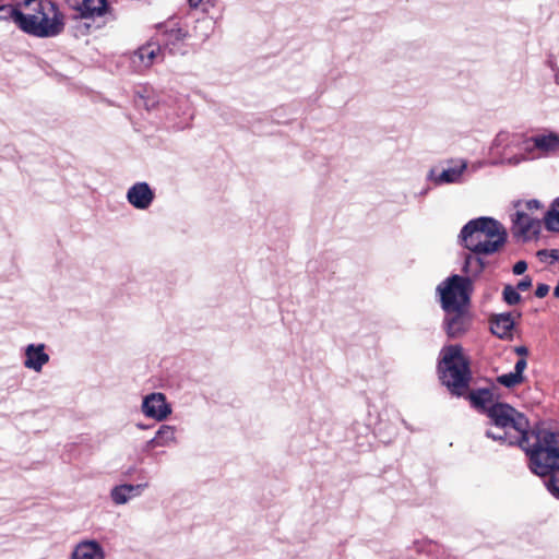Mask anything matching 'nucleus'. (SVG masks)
Returning <instances> with one entry per match:
<instances>
[{
    "label": "nucleus",
    "instance_id": "1",
    "mask_svg": "<svg viewBox=\"0 0 559 559\" xmlns=\"http://www.w3.org/2000/svg\"><path fill=\"white\" fill-rule=\"evenodd\" d=\"M21 29L38 38H49L62 33L66 24L63 13L50 0H24Z\"/></svg>",
    "mask_w": 559,
    "mask_h": 559
},
{
    "label": "nucleus",
    "instance_id": "2",
    "mask_svg": "<svg viewBox=\"0 0 559 559\" xmlns=\"http://www.w3.org/2000/svg\"><path fill=\"white\" fill-rule=\"evenodd\" d=\"M461 238L465 248L472 252L489 254L504 243L506 231L497 221L479 217L463 227Z\"/></svg>",
    "mask_w": 559,
    "mask_h": 559
},
{
    "label": "nucleus",
    "instance_id": "3",
    "mask_svg": "<svg viewBox=\"0 0 559 559\" xmlns=\"http://www.w3.org/2000/svg\"><path fill=\"white\" fill-rule=\"evenodd\" d=\"M488 417L496 428L503 429L504 433L487 431V436L493 440H500L509 444H515L526 439L528 421L516 409L504 403H495L488 408Z\"/></svg>",
    "mask_w": 559,
    "mask_h": 559
},
{
    "label": "nucleus",
    "instance_id": "4",
    "mask_svg": "<svg viewBox=\"0 0 559 559\" xmlns=\"http://www.w3.org/2000/svg\"><path fill=\"white\" fill-rule=\"evenodd\" d=\"M440 372L442 383L453 394L462 395L468 388L471 373L468 362L459 345L445 346L441 350Z\"/></svg>",
    "mask_w": 559,
    "mask_h": 559
},
{
    "label": "nucleus",
    "instance_id": "5",
    "mask_svg": "<svg viewBox=\"0 0 559 559\" xmlns=\"http://www.w3.org/2000/svg\"><path fill=\"white\" fill-rule=\"evenodd\" d=\"M532 471L540 476L549 474L559 465V431H542L530 454Z\"/></svg>",
    "mask_w": 559,
    "mask_h": 559
},
{
    "label": "nucleus",
    "instance_id": "6",
    "mask_svg": "<svg viewBox=\"0 0 559 559\" xmlns=\"http://www.w3.org/2000/svg\"><path fill=\"white\" fill-rule=\"evenodd\" d=\"M472 292V281L468 277L452 275L437 287L441 307L444 311L467 308Z\"/></svg>",
    "mask_w": 559,
    "mask_h": 559
},
{
    "label": "nucleus",
    "instance_id": "7",
    "mask_svg": "<svg viewBox=\"0 0 559 559\" xmlns=\"http://www.w3.org/2000/svg\"><path fill=\"white\" fill-rule=\"evenodd\" d=\"M141 408L146 417L157 421L166 419L171 414V406L166 402V396L159 392L146 395Z\"/></svg>",
    "mask_w": 559,
    "mask_h": 559
},
{
    "label": "nucleus",
    "instance_id": "8",
    "mask_svg": "<svg viewBox=\"0 0 559 559\" xmlns=\"http://www.w3.org/2000/svg\"><path fill=\"white\" fill-rule=\"evenodd\" d=\"M471 325V316L467 308L445 311L444 328L449 337H459L467 332Z\"/></svg>",
    "mask_w": 559,
    "mask_h": 559
},
{
    "label": "nucleus",
    "instance_id": "9",
    "mask_svg": "<svg viewBox=\"0 0 559 559\" xmlns=\"http://www.w3.org/2000/svg\"><path fill=\"white\" fill-rule=\"evenodd\" d=\"M83 19L103 17L110 9L106 0H68Z\"/></svg>",
    "mask_w": 559,
    "mask_h": 559
},
{
    "label": "nucleus",
    "instance_id": "10",
    "mask_svg": "<svg viewBox=\"0 0 559 559\" xmlns=\"http://www.w3.org/2000/svg\"><path fill=\"white\" fill-rule=\"evenodd\" d=\"M526 151L538 150L544 154L559 152V135L555 132L536 134L525 141Z\"/></svg>",
    "mask_w": 559,
    "mask_h": 559
},
{
    "label": "nucleus",
    "instance_id": "11",
    "mask_svg": "<svg viewBox=\"0 0 559 559\" xmlns=\"http://www.w3.org/2000/svg\"><path fill=\"white\" fill-rule=\"evenodd\" d=\"M128 202L138 210H146L154 200V192L146 182H136L127 192Z\"/></svg>",
    "mask_w": 559,
    "mask_h": 559
},
{
    "label": "nucleus",
    "instance_id": "12",
    "mask_svg": "<svg viewBox=\"0 0 559 559\" xmlns=\"http://www.w3.org/2000/svg\"><path fill=\"white\" fill-rule=\"evenodd\" d=\"M45 344H29L25 347L24 367L35 372H40L49 361V355L45 352Z\"/></svg>",
    "mask_w": 559,
    "mask_h": 559
},
{
    "label": "nucleus",
    "instance_id": "13",
    "mask_svg": "<svg viewBox=\"0 0 559 559\" xmlns=\"http://www.w3.org/2000/svg\"><path fill=\"white\" fill-rule=\"evenodd\" d=\"M70 559H105V551L97 540L85 539L74 546Z\"/></svg>",
    "mask_w": 559,
    "mask_h": 559
},
{
    "label": "nucleus",
    "instance_id": "14",
    "mask_svg": "<svg viewBox=\"0 0 559 559\" xmlns=\"http://www.w3.org/2000/svg\"><path fill=\"white\" fill-rule=\"evenodd\" d=\"M512 222L514 231L521 235L535 234L539 228V218L522 207H516Z\"/></svg>",
    "mask_w": 559,
    "mask_h": 559
},
{
    "label": "nucleus",
    "instance_id": "15",
    "mask_svg": "<svg viewBox=\"0 0 559 559\" xmlns=\"http://www.w3.org/2000/svg\"><path fill=\"white\" fill-rule=\"evenodd\" d=\"M146 484L130 485L123 484L116 486L110 491V497L116 504H124L131 498L136 497L143 489L146 488Z\"/></svg>",
    "mask_w": 559,
    "mask_h": 559
},
{
    "label": "nucleus",
    "instance_id": "16",
    "mask_svg": "<svg viewBox=\"0 0 559 559\" xmlns=\"http://www.w3.org/2000/svg\"><path fill=\"white\" fill-rule=\"evenodd\" d=\"M175 443H177L176 428L174 426L163 425L157 430L155 437L146 443V450L169 447Z\"/></svg>",
    "mask_w": 559,
    "mask_h": 559
},
{
    "label": "nucleus",
    "instance_id": "17",
    "mask_svg": "<svg viewBox=\"0 0 559 559\" xmlns=\"http://www.w3.org/2000/svg\"><path fill=\"white\" fill-rule=\"evenodd\" d=\"M467 165L465 162H461L459 165L454 167H450L444 169L439 176L435 177L433 170H431L428 175L430 180H433L437 185L442 183H454L457 182L466 169Z\"/></svg>",
    "mask_w": 559,
    "mask_h": 559
},
{
    "label": "nucleus",
    "instance_id": "18",
    "mask_svg": "<svg viewBox=\"0 0 559 559\" xmlns=\"http://www.w3.org/2000/svg\"><path fill=\"white\" fill-rule=\"evenodd\" d=\"M514 320L510 313L498 314L491 322V332L500 338L511 336Z\"/></svg>",
    "mask_w": 559,
    "mask_h": 559
},
{
    "label": "nucleus",
    "instance_id": "19",
    "mask_svg": "<svg viewBox=\"0 0 559 559\" xmlns=\"http://www.w3.org/2000/svg\"><path fill=\"white\" fill-rule=\"evenodd\" d=\"M160 55V47L155 43H148L138 49L135 57L144 68L151 67Z\"/></svg>",
    "mask_w": 559,
    "mask_h": 559
},
{
    "label": "nucleus",
    "instance_id": "20",
    "mask_svg": "<svg viewBox=\"0 0 559 559\" xmlns=\"http://www.w3.org/2000/svg\"><path fill=\"white\" fill-rule=\"evenodd\" d=\"M468 400L473 406L484 409L488 413V408L493 404V394L488 389H479L472 391L468 394Z\"/></svg>",
    "mask_w": 559,
    "mask_h": 559
},
{
    "label": "nucleus",
    "instance_id": "21",
    "mask_svg": "<svg viewBox=\"0 0 559 559\" xmlns=\"http://www.w3.org/2000/svg\"><path fill=\"white\" fill-rule=\"evenodd\" d=\"M24 14L23 2L16 7L2 5L0 7V20L11 19L16 26L21 29V16Z\"/></svg>",
    "mask_w": 559,
    "mask_h": 559
},
{
    "label": "nucleus",
    "instance_id": "22",
    "mask_svg": "<svg viewBox=\"0 0 559 559\" xmlns=\"http://www.w3.org/2000/svg\"><path fill=\"white\" fill-rule=\"evenodd\" d=\"M545 226L548 230L559 233V198H557L550 209L546 212Z\"/></svg>",
    "mask_w": 559,
    "mask_h": 559
},
{
    "label": "nucleus",
    "instance_id": "23",
    "mask_svg": "<svg viewBox=\"0 0 559 559\" xmlns=\"http://www.w3.org/2000/svg\"><path fill=\"white\" fill-rule=\"evenodd\" d=\"M484 267L483 261L476 255H467L465 260L464 270L466 273L477 275Z\"/></svg>",
    "mask_w": 559,
    "mask_h": 559
},
{
    "label": "nucleus",
    "instance_id": "24",
    "mask_svg": "<svg viewBox=\"0 0 559 559\" xmlns=\"http://www.w3.org/2000/svg\"><path fill=\"white\" fill-rule=\"evenodd\" d=\"M498 383L506 388H513L521 384L524 381V377H520L514 371L501 374L497 378Z\"/></svg>",
    "mask_w": 559,
    "mask_h": 559
},
{
    "label": "nucleus",
    "instance_id": "25",
    "mask_svg": "<svg viewBox=\"0 0 559 559\" xmlns=\"http://www.w3.org/2000/svg\"><path fill=\"white\" fill-rule=\"evenodd\" d=\"M503 298L507 304L515 305L520 301L521 296L518 293L516 288H514L512 286H506L503 289Z\"/></svg>",
    "mask_w": 559,
    "mask_h": 559
},
{
    "label": "nucleus",
    "instance_id": "26",
    "mask_svg": "<svg viewBox=\"0 0 559 559\" xmlns=\"http://www.w3.org/2000/svg\"><path fill=\"white\" fill-rule=\"evenodd\" d=\"M549 491L559 498V471H556L551 474L550 478L546 483Z\"/></svg>",
    "mask_w": 559,
    "mask_h": 559
},
{
    "label": "nucleus",
    "instance_id": "27",
    "mask_svg": "<svg viewBox=\"0 0 559 559\" xmlns=\"http://www.w3.org/2000/svg\"><path fill=\"white\" fill-rule=\"evenodd\" d=\"M515 207H522V209L531 212V214H533V211H535V210L537 211V210L542 209V204L537 200H530V201H525V202L520 201L515 204Z\"/></svg>",
    "mask_w": 559,
    "mask_h": 559
},
{
    "label": "nucleus",
    "instance_id": "28",
    "mask_svg": "<svg viewBox=\"0 0 559 559\" xmlns=\"http://www.w3.org/2000/svg\"><path fill=\"white\" fill-rule=\"evenodd\" d=\"M189 3L193 8H202L206 10L209 7L213 5L214 0H189Z\"/></svg>",
    "mask_w": 559,
    "mask_h": 559
},
{
    "label": "nucleus",
    "instance_id": "29",
    "mask_svg": "<svg viewBox=\"0 0 559 559\" xmlns=\"http://www.w3.org/2000/svg\"><path fill=\"white\" fill-rule=\"evenodd\" d=\"M526 366H527V362H526V359L525 358H521L516 361L515 366H514V372L516 374H519L520 377H524L523 376V372L524 370L526 369Z\"/></svg>",
    "mask_w": 559,
    "mask_h": 559
},
{
    "label": "nucleus",
    "instance_id": "30",
    "mask_svg": "<svg viewBox=\"0 0 559 559\" xmlns=\"http://www.w3.org/2000/svg\"><path fill=\"white\" fill-rule=\"evenodd\" d=\"M527 269V264L525 261H518L513 266V273L516 275L523 274Z\"/></svg>",
    "mask_w": 559,
    "mask_h": 559
},
{
    "label": "nucleus",
    "instance_id": "31",
    "mask_svg": "<svg viewBox=\"0 0 559 559\" xmlns=\"http://www.w3.org/2000/svg\"><path fill=\"white\" fill-rule=\"evenodd\" d=\"M549 292V286L546 284H539L536 287L535 295L538 298H544Z\"/></svg>",
    "mask_w": 559,
    "mask_h": 559
},
{
    "label": "nucleus",
    "instance_id": "32",
    "mask_svg": "<svg viewBox=\"0 0 559 559\" xmlns=\"http://www.w3.org/2000/svg\"><path fill=\"white\" fill-rule=\"evenodd\" d=\"M532 286V281L530 277H524L522 281L518 284V289L520 290H527Z\"/></svg>",
    "mask_w": 559,
    "mask_h": 559
},
{
    "label": "nucleus",
    "instance_id": "33",
    "mask_svg": "<svg viewBox=\"0 0 559 559\" xmlns=\"http://www.w3.org/2000/svg\"><path fill=\"white\" fill-rule=\"evenodd\" d=\"M515 353L521 356V358H525L528 354V349L525 346H518L515 347Z\"/></svg>",
    "mask_w": 559,
    "mask_h": 559
},
{
    "label": "nucleus",
    "instance_id": "34",
    "mask_svg": "<svg viewBox=\"0 0 559 559\" xmlns=\"http://www.w3.org/2000/svg\"><path fill=\"white\" fill-rule=\"evenodd\" d=\"M171 34H174L177 39L185 37V34L181 32V29L171 31Z\"/></svg>",
    "mask_w": 559,
    "mask_h": 559
},
{
    "label": "nucleus",
    "instance_id": "35",
    "mask_svg": "<svg viewBox=\"0 0 559 559\" xmlns=\"http://www.w3.org/2000/svg\"><path fill=\"white\" fill-rule=\"evenodd\" d=\"M554 295H555V297L559 298V281H558L557 286L555 287Z\"/></svg>",
    "mask_w": 559,
    "mask_h": 559
}]
</instances>
